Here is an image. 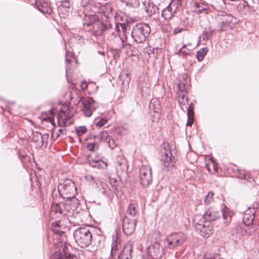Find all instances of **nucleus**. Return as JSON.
<instances>
[{
	"instance_id": "4c0bfd02",
	"label": "nucleus",
	"mask_w": 259,
	"mask_h": 259,
	"mask_svg": "<svg viewBox=\"0 0 259 259\" xmlns=\"http://www.w3.org/2000/svg\"><path fill=\"white\" fill-rule=\"evenodd\" d=\"M45 113L47 114L48 117L46 118H45L44 119V120L51 122V124L53 125L54 123V119L52 118V116L54 115L53 108L51 109L49 111H48V112H46Z\"/></svg>"
},
{
	"instance_id": "f03ea898",
	"label": "nucleus",
	"mask_w": 259,
	"mask_h": 259,
	"mask_svg": "<svg viewBox=\"0 0 259 259\" xmlns=\"http://www.w3.org/2000/svg\"><path fill=\"white\" fill-rule=\"evenodd\" d=\"M151 31L150 27L147 24L140 23L135 25L132 29L131 35L137 43H143L148 38Z\"/></svg>"
},
{
	"instance_id": "680f3d73",
	"label": "nucleus",
	"mask_w": 259,
	"mask_h": 259,
	"mask_svg": "<svg viewBox=\"0 0 259 259\" xmlns=\"http://www.w3.org/2000/svg\"><path fill=\"white\" fill-rule=\"evenodd\" d=\"M176 1L179 2L180 3H181L182 0H175Z\"/></svg>"
},
{
	"instance_id": "6ab92c4d",
	"label": "nucleus",
	"mask_w": 259,
	"mask_h": 259,
	"mask_svg": "<svg viewBox=\"0 0 259 259\" xmlns=\"http://www.w3.org/2000/svg\"><path fill=\"white\" fill-rule=\"evenodd\" d=\"M206 221H207V220L205 218L204 214L203 215L197 214L194 217L193 225L198 230L201 227H203L205 225Z\"/></svg>"
},
{
	"instance_id": "9d476101",
	"label": "nucleus",
	"mask_w": 259,
	"mask_h": 259,
	"mask_svg": "<svg viewBox=\"0 0 259 259\" xmlns=\"http://www.w3.org/2000/svg\"><path fill=\"white\" fill-rule=\"evenodd\" d=\"M80 101L82 104L81 110L87 117H90L93 111L96 109L95 102L92 98H81Z\"/></svg>"
},
{
	"instance_id": "20e7f679",
	"label": "nucleus",
	"mask_w": 259,
	"mask_h": 259,
	"mask_svg": "<svg viewBox=\"0 0 259 259\" xmlns=\"http://www.w3.org/2000/svg\"><path fill=\"white\" fill-rule=\"evenodd\" d=\"M73 236L76 242L82 248L88 246L92 242V234L87 228H79L75 230Z\"/></svg>"
},
{
	"instance_id": "c03bdc74",
	"label": "nucleus",
	"mask_w": 259,
	"mask_h": 259,
	"mask_svg": "<svg viewBox=\"0 0 259 259\" xmlns=\"http://www.w3.org/2000/svg\"><path fill=\"white\" fill-rule=\"evenodd\" d=\"M127 5L133 8H137L140 5L139 0H125Z\"/></svg>"
},
{
	"instance_id": "09e8293b",
	"label": "nucleus",
	"mask_w": 259,
	"mask_h": 259,
	"mask_svg": "<svg viewBox=\"0 0 259 259\" xmlns=\"http://www.w3.org/2000/svg\"><path fill=\"white\" fill-rule=\"evenodd\" d=\"M126 167L125 164H123L122 162H118L116 166L117 170L119 169H122V170H124V168Z\"/></svg>"
},
{
	"instance_id": "a18cd8bd",
	"label": "nucleus",
	"mask_w": 259,
	"mask_h": 259,
	"mask_svg": "<svg viewBox=\"0 0 259 259\" xmlns=\"http://www.w3.org/2000/svg\"><path fill=\"white\" fill-rule=\"evenodd\" d=\"M73 61H75V58L73 57V55L72 53L70 52H67L66 53V63L69 64L70 62H72Z\"/></svg>"
},
{
	"instance_id": "0eeeda50",
	"label": "nucleus",
	"mask_w": 259,
	"mask_h": 259,
	"mask_svg": "<svg viewBox=\"0 0 259 259\" xmlns=\"http://www.w3.org/2000/svg\"><path fill=\"white\" fill-rule=\"evenodd\" d=\"M140 181L144 187L148 186L152 182V168L148 165H143L140 168Z\"/></svg>"
},
{
	"instance_id": "864d4df0",
	"label": "nucleus",
	"mask_w": 259,
	"mask_h": 259,
	"mask_svg": "<svg viewBox=\"0 0 259 259\" xmlns=\"http://www.w3.org/2000/svg\"><path fill=\"white\" fill-rule=\"evenodd\" d=\"M169 4H172L174 6H175L176 11L178 8V6L179 5H181V3H180L179 2L176 1L175 0H172L171 2Z\"/></svg>"
},
{
	"instance_id": "a19ab883",
	"label": "nucleus",
	"mask_w": 259,
	"mask_h": 259,
	"mask_svg": "<svg viewBox=\"0 0 259 259\" xmlns=\"http://www.w3.org/2000/svg\"><path fill=\"white\" fill-rule=\"evenodd\" d=\"M87 132V128L85 126H80L75 129V133L78 136L84 134Z\"/></svg>"
},
{
	"instance_id": "052dcab7",
	"label": "nucleus",
	"mask_w": 259,
	"mask_h": 259,
	"mask_svg": "<svg viewBox=\"0 0 259 259\" xmlns=\"http://www.w3.org/2000/svg\"><path fill=\"white\" fill-rule=\"evenodd\" d=\"M98 53H99V54H102V55H104V53L103 52H98Z\"/></svg>"
},
{
	"instance_id": "6e6d98bb",
	"label": "nucleus",
	"mask_w": 259,
	"mask_h": 259,
	"mask_svg": "<svg viewBox=\"0 0 259 259\" xmlns=\"http://www.w3.org/2000/svg\"><path fill=\"white\" fill-rule=\"evenodd\" d=\"M213 168L214 172L218 170V167L217 163H213Z\"/></svg>"
},
{
	"instance_id": "cd10ccee",
	"label": "nucleus",
	"mask_w": 259,
	"mask_h": 259,
	"mask_svg": "<svg viewBox=\"0 0 259 259\" xmlns=\"http://www.w3.org/2000/svg\"><path fill=\"white\" fill-rule=\"evenodd\" d=\"M222 213L223 218L225 220V223H230L231 221L233 212L231 211L229 208L224 206L222 209Z\"/></svg>"
},
{
	"instance_id": "6e6552de",
	"label": "nucleus",
	"mask_w": 259,
	"mask_h": 259,
	"mask_svg": "<svg viewBox=\"0 0 259 259\" xmlns=\"http://www.w3.org/2000/svg\"><path fill=\"white\" fill-rule=\"evenodd\" d=\"M73 116V113L70 111L69 106L63 105L57 114L58 124L60 126L66 125V122Z\"/></svg>"
},
{
	"instance_id": "c756f323",
	"label": "nucleus",
	"mask_w": 259,
	"mask_h": 259,
	"mask_svg": "<svg viewBox=\"0 0 259 259\" xmlns=\"http://www.w3.org/2000/svg\"><path fill=\"white\" fill-rule=\"evenodd\" d=\"M52 230L55 234L61 236L64 234V231L62 230V226L60 222L52 223Z\"/></svg>"
},
{
	"instance_id": "bf43d9fd",
	"label": "nucleus",
	"mask_w": 259,
	"mask_h": 259,
	"mask_svg": "<svg viewBox=\"0 0 259 259\" xmlns=\"http://www.w3.org/2000/svg\"><path fill=\"white\" fill-rule=\"evenodd\" d=\"M112 181H113L114 183H116V181H115V179H110V183H111V184L112 185V187H114V185H113L112 184Z\"/></svg>"
},
{
	"instance_id": "3c124183",
	"label": "nucleus",
	"mask_w": 259,
	"mask_h": 259,
	"mask_svg": "<svg viewBox=\"0 0 259 259\" xmlns=\"http://www.w3.org/2000/svg\"><path fill=\"white\" fill-rule=\"evenodd\" d=\"M80 36H77V37H75V36H72L69 39L70 42H78V40L80 39Z\"/></svg>"
},
{
	"instance_id": "bb28decb",
	"label": "nucleus",
	"mask_w": 259,
	"mask_h": 259,
	"mask_svg": "<svg viewBox=\"0 0 259 259\" xmlns=\"http://www.w3.org/2000/svg\"><path fill=\"white\" fill-rule=\"evenodd\" d=\"M208 7L207 5L198 2L195 3V6L194 8V12L197 14H200L204 13L207 14L208 12Z\"/></svg>"
},
{
	"instance_id": "72a5a7b5",
	"label": "nucleus",
	"mask_w": 259,
	"mask_h": 259,
	"mask_svg": "<svg viewBox=\"0 0 259 259\" xmlns=\"http://www.w3.org/2000/svg\"><path fill=\"white\" fill-rule=\"evenodd\" d=\"M137 214V210L135 204L130 203L126 210V214L131 217H135Z\"/></svg>"
},
{
	"instance_id": "79ce46f5",
	"label": "nucleus",
	"mask_w": 259,
	"mask_h": 259,
	"mask_svg": "<svg viewBox=\"0 0 259 259\" xmlns=\"http://www.w3.org/2000/svg\"><path fill=\"white\" fill-rule=\"evenodd\" d=\"M127 26V25L124 23H117L116 24L115 28L117 30V31H120V28H121V30L123 33V35H124L125 32L126 31V26Z\"/></svg>"
},
{
	"instance_id": "de8ad7c7",
	"label": "nucleus",
	"mask_w": 259,
	"mask_h": 259,
	"mask_svg": "<svg viewBox=\"0 0 259 259\" xmlns=\"http://www.w3.org/2000/svg\"><path fill=\"white\" fill-rule=\"evenodd\" d=\"M108 121V119L105 117H103L99 119V120L96 122L95 125L97 127H101L104 125Z\"/></svg>"
},
{
	"instance_id": "f704fd0d",
	"label": "nucleus",
	"mask_w": 259,
	"mask_h": 259,
	"mask_svg": "<svg viewBox=\"0 0 259 259\" xmlns=\"http://www.w3.org/2000/svg\"><path fill=\"white\" fill-rule=\"evenodd\" d=\"M207 52V49L206 48H201L199 51H198L196 53V58L198 61L200 62L203 60L204 57L206 55Z\"/></svg>"
},
{
	"instance_id": "9b49d317",
	"label": "nucleus",
	"mask_w": 259,
	"mask_h": 259,
	"mask_svg": "<svg viewBox=\"0 0 259 259\" xmlns=\"http://www.w3.org/2000/svg\"><path fill=\"white\" fill-rule=\"evenodd\" d=\"M110 27V24H104L98 19L88 31H91L96 36H101Z\"/></svg>"
},
{
	"instance_id": "423d86ee",
	"label": "nucleus",
	"mask_w": 259,
	"mask_h": 259,
	"mask_svg": "<svg viewBox=\"0 0 259 259\" xmlns=\"http://www.w3.org/2000/svg\"><path fill=\"white\" fill-rule=\"evenodd\" d=\"M186 238L187 236L183 232L172 233L163 240L164 245L167 248L173 249L181 245Z\"/></svg>"
},
{
	"instance_id": "7c9ffc66",
	"label": "nucleus",
	"mask_w": 259,
	"mask_h": 259,
	"mask_svg": "<svg viewBox=\"0 0 259 259\" xmlns=\"http://www.w3.org/2000/svg\"><path fill=\"white\" fill-rule=\"evenodd\" d=\"M191 53V50L186 48V45H184L176 53V54L179 56H182L183 58L186 57L187 56L190 55Z\"/></svg>"
},
{
	"instance_id": "c9c22d12",
	"label": "nucleus",
	"mask_w": 259,
	"mask_h": 259,
	"mask_svg": "<svg viewBox=\"0 0 259 259\" xmlns=\"http://www.w3.org/2000/svg\"><path fill=\"white\" fill-rule=\"evenodd\" d=\"M34 138L33 140L35 142H38L40 141L41 145H43L44 143V139L45 138V137L47 138V135H44L42 136L40 133L36 132L35 133L33 134Z\"/></svg>"
},
{
	"instance_id": "a878e982",
	"label": "nucleus",
	"mask_w": 259,
	"mask_h": 259,
	"mask_svg": "<svg viewBox=\"0 0 259 259\" xmlns=\"http://www.w3.org/2000/svg\"><path fill=\"white\" fill-rule=\"evenodd\" d=\"M62 238H63L58 239L57 242L55 244V247L58 249V250L56 251L51 255L50 259H65V255H64L62 248H61L60 247H57V244L59 242H61L62 241Z\"/></svg>"
},
{
	"instance_id": "2f4dec72",
	"label": "nucleus",
	"mask_w": 259,
	"mask_h": 259,
	"mask_svg": "<svg viewBox=\"0 0 259 259\" xmlns=\"http://www.w3.org/2000/svg\"><path fill=\"white\" fill-rule=\"evenodd\" d=\"M70 7V4L67 0L62 1L61 4L59 7V11L62 12H64V14H65L69 12Z\"/></svg>"
},
{
	"instance_id": "ea45409f",
	"label": "nucleus",
	"mask_w": 259,
	"mask_h": 259,
	"mask_svg": "<svg viewBox=\"0 0 259 259\" xmlns=\"http://www.w3.org/2000/svg\"><path fill=\"white\" fill-rule=\"evenodd\" d=\"M150 87V84L149 83L146 82L145 84L144 85V83L141 81L139 85V88L140 89L142 94L143 93H148Z\"/></svg>"
},
{
	"instance_id": "a211bd4d",
	"label": "nucleus",
	"mask_w": 259,
	"mask_h": 259,
	"mask_svg": "<svg viewBox=\"0 0 259 259\" xmlns=\"http://www.w3.org/2000/svg\"><path fill=\"white\" fill-rule=\"evenodd\" d=\"M205 218L210 222L217 220L220 215L219 210L215 207H209L204 214Z\"/></svg>"
},
{
	"instance_id": "1a4fd4ad",
	"label": "nucleus",
	"mask_w": 259,
	"mask_h": 259,
	"mask_svg": "<svg viewBox=\"0 0 259 259\" xmlns=\"http://www.w3.org/2000/svg\"><path fill=\"white\" fill-rule=\"evenodd\" d=\"M108 39L112 45V48L116 52L120 51L124 47L128 48L131 47V45L127 44L124 40L125 37L123 38L119 35L112 34L109 36Z\"/></svg>"
},
{
	"instance_id": "e2e57ef3",
	"label": "nucleus",
	"mask_w": 259,
	"mask_h": 259,
	"mask_svg": "<svg viewBox=\"0 0 259 259\" xmlns=\"http://www.w3.org/2000/svg\"><path fill=\"white\" fill-rule=\"evenodd\" d=\"M62 132V130H61V129H60V130H59V132Z\"/></svg>"
},
{
	"instance_id": "7ed1b4c3",
	"label": "nucleus",
	"mask_w": 259,
	"mask_h": 259,
	"mask_svg": "<svg viewBox=\"0 0 259 259\" xmlns=\"http://www.w3.org/2000/svg\"><path fill=\"white\" fill-rule=\"evenodd\" d=\"M58 189L60 195L63 199L73 198L77 193L75 184L70 179L61 181L58 185Z\"/></svg>"
},
{
	"instance_id": "dca6fc26",
	"label": "nucleus",
	"mask_w": 259,
	"mask_h": 259,
	"mask_svg": "<svg viewBox=\"0 0 259 259\" xmlns=\"http://www.w3.org/2000/svg\"><path fill=\"white\" fill-rule=\"evenodd\" d=\"M162 163L164 168L167 170H169L174 166V160L172 154L169 151H166L164 155L162 158Z\"/></svg>"
},
{
	"instance_id": "5701e85b",
	"label": "nucleus",
	"mask_w": 259,
	"mask_h": 259,
	"mask_svg": "<svg viewBox=\"0 0 259 259\" xmlns=\"http://www.w3.org/2000/svg\"><path fill=\"white\" fill-rule=\"evenodd\" d=\"M57 247H60L62 248L63 252H64V255H65V259H76V256L73 255L72 254H70L68 251V246L67 244L65 243L64 238H62V241L61 242H59Z\"/></svg>"
},
{
	"instance_id": "f3484780",
	"label": "nucleus",
	"mask_w": 259,
	"mask_h": 259,
	"mask_svg": "<svg viewBox=\"0 0 259 259\" xmlns=\"http://www.w3.org/2000/svg\"><path fill=\"white\" fill-rule=\"evenodd\" d=\"M176 13L175 6L172 4H169L166 8L163 9L161 13V16L165 20H168L171 19Z\"/></svg>"
},
{
	"instance_id": "f257e3e1",
	"label": "nucleus",
	"mask_w": 259,
	"mask_h": 259,
	"mask_svg": "<svg viewBox=\"0 0 259 259\" xmlns=\"http://www.w3.org/2000/svg\"><path fill=\"white\" fill-rule=\"evenodd\" d=\"M190 80L186 75H181L178 77L177 81L176 82V89L178 96V100L181 108L182 110L187 111L188 121L187 125H191L193 121V110L190 106L187 107L188 104L187 97L186 96L187 90L189 85Z\"/></svg>"
},
{
	"instance_id": "c85d7f7f",
	"label": "nucleus",
	"mask_w": 259,
	"mask_h": 259,
	"mask_svg": "<svg viewBox=\"0 0 259 259\" xmlns=\"http://www.w3.org/2000/svg\"><path fill=\"white\" fill-rule=\"evenodd\" d=\"M243 222L246 226L251 225L254 219V212L248 213V211H246L243 215Z\"/></svg>"
},
{
	"instance_id": "e433bc0d",
	"label": "nucleus",
	"mask_w": 259,
	"mask_h": 259,
	"mask_svg": "<svg viewBox=\"0 0 259 259\" xmlns=\"http://www.w3.org/2000/svg\"><path fill=\"white\" fill-rule=\"evenodd\" d=\"M213 193L212 191H209L206 195L204 197V203L208 205L212 203L213 201Z\"/></svg>"
},
{
	"instance_id": "412c9836",
	"label": "nucleus",
	"mask_w": 259,
	"mask_h": 259,
	"mask_svg": "<svg viewBox=\"0 0 259 259\" xmlns=\"http://www.w3.org/2000/svg\"><path fill=\"white\" fill-rule=\"evenodd\" d=\"M36 7L43 14H50L52 12V9L47 2L44 1L36 2Z\"/></svg>"
},
{
	"instance_id": "473e14b6",
	"label": "nucleus",
	"mask_w": 259,
	"mask_h": 259,
	"mask_svg": "<svg viewBox=\"0 0 259 259\" xmlns=\"http://www.w3.org/2000/svg\"><path fill=\"white\" fill-rule=\"evenodd\" d=\"M212 30L211 28H205L203 31L202 34L200 36V39H202L204 41L207 40L212 35Z\"/></svg>"
},
{
	"instance_id": "4468645a",
	"label": "nucleus",
	"mask_w": 259,
	"mask_h": 259,
	"mask_svg": "<svg viewBox=\"0 0 259 259\" xmlns=\"http://www.w3.org/2000/svg\"><path fill=\"white\" fill-rule=\"evenodd\" d=\"M137 219H130L127 216H125L122 222V230L124 234L131 235L135 230Z\"/></svg>"
},
{
	"instance_id": "39448f33",
	"label": "nucleus",
	"mask_w": 259,
	"mask_h": 259,
	"mask_svg": "<svg viewBox=\"0 0 259 259\" xmlns=\"http://www.w3.org/2000/svg\"><path fill=\"white\" fill-rule=\"evenodd\" d=\"M119 245L120 244H118L117 235L113 236L111 253L115 255L116 254L119 259H130L131 258L132 250L131 243L130 242L127 243L121 252L118 250Z\"/></svg>"
},
{
	"instance_id": "603ef678",
	"label": "nucleus",
	"mask_w": 259,
	"mask_h": 259,
	"mask_svg": "<svg viewBox=\"0 0 259 259\" xmlns=\"http://www.w3.org/2000/svg\"><path fill=\"white\" fill-rule=\"evenodd\" d=\"M184 29L182 28L177 27L174 29L172 33L175 35L181 32Z\"/></svg>"
},
{
	"instance_id": "aec40b11",
	"label": "nucleus",
	"mask_w": 259,
	"mask_h": 259,
	"mask_svg": "<svg viewBox=\"0 0 259 259\" xmlns=\"http://www.w3.org/2000/svg\"><path fill=\"white\" fill-rule=\"evenodd\" d=\"M89 164L91 166L98 169H105L107 166V162L100 158H96L89 160Z\"/></svg>"
},
{
	"instance_id": "58836bf2",
	"label": "nucleus",
	"mask_w": 259,
	"mask_h": 259,
	"mask_svg": "<svg viewBox=\"0 0 259 259\" xmlns=\"http://www.w3.org/2000/svg\"><path fill=\"white\" fill-rule=\"evenodd\" d=\"M51 210L55 213H62V208L59 204L52 203L51 206Z\"/></svg>"
},
{
	"instance_id": "4be33fe9",
	"label": "nucleus",
	"mask_w": 259,
	"mask_h": 259,
	"mask_svg": "<svg viewBox=\"0 0 259 259\" xmlns=\"http://www.w3.org/2000/svg\"><path fill=\"white\" fill-rule=\"evenodd\" d=\"M198 230L200 231L201 235L205 238L209 237L213 233L212 227L210 225V222L208 221H206L205 225L201 227Z\"/></svg>"
},
{
	"instance_id": "49530a36",
	"label": "nucleus",
	"mask_w": 259,
	"mask_h": 259,
	"mask_svg": "<svg viewBox=\"0 0 259 259\" xmlns=\"http://www.w3.org/2000/svg\"><path fill=\"white\" fill-rule=\"evenodd\" d=\"M237 177L241 179H248L249 178V175L246 174L244 171L242 170H239L238 171Z\"/></svg>"
},
{
	"instance_id": "f8f14e48",
	"label": "nucleus",
	"mask_w": 259,
	"mask_h": 259,
	"mask_svg": "<svg viewBox=\"0 0 259 259\" xmlns=\"http://www.w3.org/2000/svg\"><path fill=\"white\" fill-rule=\"evenodd\" d=\"M151 118L153 121H157L160 117L161 105L156 99H152L149 104Z\"/></svg>"
},
{
	"instance_id": "37998d69",
	"label": "nucleus",
	"mask_w": 259,
	"mask_h": 259,
	"mask_svg": "<svg viewBox=\"0 0 259 259\" xmlns=\"http://www.w3.org/2000/svg\"><path fill=\"white\" fill-rule=\"evenodd\" d=\"M98 144L96 142L88 143L87 144V148L88 150L94 151L98 149Z\"/></svg>"
},
{
	"instance_id": "13d9d810",
	"label": "nucleus",
	"mask_w": 259,
	"mask_h": 259,
	"mask_svg": "<svg viewBox=\"0 0 259 259\" xmlns=\"http://www.w3.org/2000/svg\"><path fill=\"white\" fill-rule=\"evenodd\" d=\"M68 67H66V75L67 76L68 75Z\"/></svg>"
},
{
	"instance_id": "b1692460",
	"label": "nucleus",
	"mask_w": 259,
	"mask_h": 259,
	"mask_svg": "<svg viewBox=\"0 0 259 259\" xmlns=\"http://www.w3.org/2000/svg\"><path fill=\"white\" fill-rule=\"evenodd\" d=\"M144 4L145 5V10L149 16H151L159 12L158 8L153 2H149L147 5L145 3Z\"/></svg>"
},
{
	"instance_id": "2eb2a0df",
	"label": "nucleus",
	"mask_w": 259,
	"mask_h": 259,
	"mask_svg": "<svg viewBox=\"0 0 259 259\" xmlns=\"http://www.w3.org/2000/svg\"><path fill=\"white\" fill-rule=\"evenodd\" d=\"M147 253L152 258L157 259L161 256L162 251L159 244L155 242L147 247Z\"/></svg>"
},
{
	"instance_id": "8fccbe9b",
	"label": "nucleus",
	"mask_w": 259,
	"mask_h": 259,
	"mask_svg": "<svg viewBox=\"0 0 259 259\" xmlns=\"http://www.w3.org/2000/svg\"><path fill=\"white\" fill-rule=\"evenodd\" d=\"M85 179L87 181H89V182H93V183L95 182V180L94 177L92 175H87L85 177Z\"/></svg>"
},
{
	"instance_id": "393cba45",
	"label": "nucleus",
	"mask_w": 259,
	"mask_h": 259,
	"mask_svg": "<svg viewBox=\"0 0 259 259\" xmlns=\"http://www.w3.org/2000/svg\"><path fill=\"white\" fill-rule=\"evenodd\" d=\"M98 19V18L96 15H85L83 20V26H86L87 27H88L87 29H89L92 26L93 24H94V23Z\"/></svg>"
},
{
	"instance_id": "4d7b16f0",
	"label": "nucleus",
	"mask_w": 259,
	"mask_h": 259,
	"mask_svg": "<svg viewBox=\"0 0 259 259\" xmlns=\"http://www.w3.org/2000/svg\"><path fill=\"white\" fill-rule=\"evenodd\" d=\"M81 87L82 89H84L87 88V84H86L85 82H82L81 84Z\"/></svg>"
},
{
	"instance_id": "5fc2aeb1",
	"label": "nucleus",
	"mask_w": 259,
	"mask_h": 259,
	"mask_svg": "<svg viewBox=\"0 0 259 259\" xmlns=\"http://www.w3.org/2000/svg\"><path fill=\"white\" fill-rule=\"evenodd\" d=\"M234 19V18L232 16L229 15L226 17V21L227 23H234V22L233 21Z\"/></svg>"
},
{
	"instance_id": "ddd939ff",
	"label": "nucleus",
	"mask_w": 259,
	"mask_h": 259,
	"mask_svg": "<svg viewBox=\"0 0 259 259\" xmlns=\"http://www.w3.org/2000/svg\"><path fill=\"white\" fill-rule=\"evenodd\" d=\"M93 138L97 141L105 142L111 149H113L117 146L115 141L106 131H102L97 135H94Z\"/></svg>"
}]
</instances>
